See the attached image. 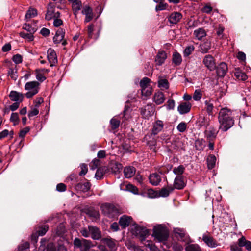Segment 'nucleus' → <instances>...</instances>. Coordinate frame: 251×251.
Wrapping results in <instances>:
<instances>
[{
  "label": "nucleus",
  "instance_id": "bb28decb",
  "mask_svg": "<svg viewBox=\"0 0 251 251\" xmlns=\"http://www.w3.org/2000/svg\"><path fill=\"white\" fill-rule=\"evenodd\" d=\"M174 190V188H173L172 185H168L167 187H164L159 191V195L161 197H168L170 193L172 192Z\"/></svg>",
  "mask_w": 251,
  "mask_h": 251
},
{
  "label": "nucleus",
  "instance_id": "052dcab7",
  "mask_svg": "<svg viewBox=\"0 0 251 251\" xmlns=\"http://www.w3.org/2000/svg\"><path fill=\"white\" fill-rule=\"evenodd\" d=\"M126 189L128 191L135 194H138V190L136 186L130 184H127L126 185Z\"/></svg>",
  "mask_w": 251,
  "mask_h": 251
},
{
  "label": "nucleus",
  "instance_id": "dca6fc26",
  "mask_svg": "<svg viewBox=\"0 0 251 251\" xmlns=\"http://www.w3.org/2000/svg\"><path fill=\"white\" fill-rule=\"evenodd\" d=\"M167 57V54L164 51H159L155 59L156 65L158 66L162 65L165 62Z\"/></svg>",
  "mask_w": 251,
  "mask_h": 251
},
{
  "label": "nucleus",
  "instance_id": "5701e85b",
  "mask_svg": "<svg viewBox=\"0 0 251 251\" xmlns=\"http://www.w3.org/2000/svg\"><path fill=\"white\" fill-rule=\"evenodd\" d=\"M60 14L59 12L55 13L54 9L53 8H48L47 11V13L45 16V19L49 21L52 19V18L59 17Z\"/></svg>",
  "mask_w": 251,
  "mask_h": 251
},
{
  "label": "nucleus",
  "instance_id": "9d476101",
  "mask_svg": "<svg viewBox=\"0 0 251 251\" xmlns=\"http://www.w3.org/2000/svg\"><path fill=\"white\" fill-rule=\"evenodd\" d=\"M185 186L186 182L183 176H176L175 178L173 186H172L174 189L181 190L183 189Z\"/></svg>",
  "mask_w": 251,
  "mask_h": 251
},
{
  "label": "nucleus",
  "instance_id": "412c9836",
  "mask_svg": "<svg viewBox=\"0 0 251 251\" xmlns=\"http://www.w3.org/2000/svg\"><path fill=\"white\" fill-rule=\"evenodd\" d=\"M165 98L164 94L160 91L156 92L153 96V101L157 105L162 104L165 101Z\"/></svg>",
  "mask_w": 251,
  "mask_h": 251
},
{
  "label": "nucleus",
  "instance_id": "79ce46f5",
  "mask_svg": "<svg viewBox=\"0 0 251 251\" xmlns=\"http://www.w3.org/2000/svg\"><path fill=\"white\" fill-rule=\"evenodd\" d=\"M110 122L112 129H116L119 126L120 121L118 116H115L111 119Z\"/></svg>",
  "mask_w": 251,
  "mask_h": 251
},
{
  "label": "nucleus",
  "instance_id": "f03ea898",
  "mask_svg": "<svg viewBox=\"0 0 251 251\" xmlns=\"http://www.w3.org/2000/svg\"><path fill=\"white\" fill-rule=\"evenodd\" d=\"M152 236L159 242H164L167 240L169 232L165 226L159 225L154 226Z\"/></svg>",
  "mask_w": 251,
  "mask_h": 251
},
{
  "label": "nucleus",
  "instance_id": "6e6552de",
  "mask_svg": "<svg viewBox=\"0 0 251 251\" xmlns=\"http://www.w3.org/2000/svg\"><path fill=\"white\" fill-rule=\"evenodd\" d=\"M203 63L210 71H213L216 68L215 59L211 55H206L203 59Z\"/></svg>",
  "mask_w": 251,
  "mask_h": 251
},
{
  "label": "nucleus",
  "instance_id": "3c124183",
  "mask_svg": "<svg viewBox=\"0 0 251 251\" xmlns=\"http://www.w3.org/2000/svg\"><path fill=\"white\" fill-rule=\"evenodd\" d=\"M10 120L14 123V125H17L19 122L18 114L17 113H12L11 114Z\"/></svg>",
  "mask_w": 251,
  "mask_h": 251
},
{
  "label": "nucleus",
  "instance_id": "5fc2aeb1",
  "mask_svg": "<svg viewBox=\"0 0 251 251\" xmlns=\"http://www.w3.org/2000/svg\"><path fill=\"white\" fill-rule=\"evenodd\" d=\"M20 36L23 38L27 39L29 41H31L33 40L34 36L32 33H26L25 32H21Z\"/></svg>",
  "mask_w": 251,
  "mask_h": 251
},
{
  "label": "nucleus",
  "instance_id": "9b49d317",
  "mask_svg": "<svg viewBox=\"0 0 251 251\" xmlns=\"http://www.w3.org/2000/svg\"><path fill=\"white\" fill-rule=\"evenodd\" d=\"M90 231V236L93 240H98L101 237V233L100 229L96 226H88Z\"/></svg>",
  "mask_w": 251,
  "mask_h": 251
},
{
  "label": "nucleus",
  "instance_id": "de8ad7c7",
  "mask_svg": "<svg viewBox=\"0 0 251 251\" xmlns=\"http://www.w3.org/2000/svg\"><path fill=\"white\" fill-rule=\"evenodd\" d=\"M37 14V10L34 8H30L27 12L25 18L30 19L36 16Z\"/></svg>",
  "mask_w": 251,
  "mask_h": 251
},
{
  "label": "nucleus",
  "instance_id": "ea45409f",
  "mask_svg": "<svg viewBox=\"0 0 251 251\" xmlns=\"http://www.w3.org/2000/svg\"><path fill=\"white\" fill-rule=\"evenodd\" d=\"M205 141L203 139H199L195 141V146L198 150H203L205 146Z\"/></svg>",
  "mask_w": 251,
  "mask_h": 251
},
{
  "label": "nucleus",
  "instance_id": "bf43d9fd",
  "mask_svg": "<svg viewBox=\"0 0 251 251\" xmlns=\"http://www.w3.org/2000/svg\"><path fill=\"white\" fill-rule=\"evenodd\" d=\"M202 94L200 90H196L194 92L193 98L195 101H199L201 99Z\"/></svg>",
  "mask_w": 251,
  "mask_h": 251
},
{
  "label": "nucleus",
  "instance_id": "58836bf2",
  "mask_svg": "<svg viewBox=\"0 0 251 251\" xmlns=\"http://www.w3.org/2000/svg\"><path fill=\"white\" fill-rule=\"evenodd\" d=\"M23 28L30 33L33 34L37 30V26L34 24L33 25L25 24L23 26Z\"/></svg>",
  "mask_w": 251,
  "mask_h": 251
},
{
  "label": "nucleus",
  "instance_id": "4d7b16f0",
  "mask_svg": "<svg viewBox=\"0 0 251 251\" xmlns=\"http://www.w3.org/2000/svg\"><path fill=\"white\" fill-rule=\"evenodd\" d=\"M12 60L16 64H20L23 61L22 56L19 54L14 55L12 57Z\"/></svg>",
  "mask_w": 251,
  "mask_h": 251
},
{
  "label": "nucleus",
  "instance_id": "423d86ee",
  "mask_svg": "<svg viewBox=\"0 0 251 251\" xmlns=\"http://www.w3.org/2000/svg\"><path fill=\"white\" fill-rule=\"evenodd\" d=\"M131 230L133 234L139 237L142 242L145 241L146 237L149 235V230L146 228L137 225H134Z\"/></svg>",
  "mask_w": 251,
  "mask_h": 251
},
{
  "label": "nucleus",
  "instance_id": "c9c22d12",
  "mask_svg": "<svg viewBox=\"0 0 251 251\" xmlns=\"http://www.w3.org/2000/svg\"><path fill=\"white\" fill-rule=\"evenodd\" d=\"M82 7L81 1L78 0L72 4V8L74 15L76 16Z\"/></svg>",
  "mask_w": 251,
  "mask_h": 251
},
{
  "label": "nucleus",
  "instance_id": "4c0bfd02",
  "mask_svg": "<svg viewBox=\"0 0 251 251\" xmlns=\"http://www.w3.org/2000/svg\"><path fill=\"white\" fill-rule=\"evenodd\" d=\"M8 75L10 76L11 79L16 80L18 78L17 70L16 66L12 67L9 69L8 72Z\"/></svg>",
  "mask_w": 251,
  "mask_h": 251
},
{
  "label": "nucleus",
  "instance_id": "a211bd4d",
  "mask_svg": "<svg viewBox=\"0 0 251 251\" xmlns=\"http://www.w3.org/2000/svg\"><path fill=\"white\" fill-rule=\"evenodd\" d=\"M227 65L224 62H221L217 67V75L219 77H224L227 71Z\"/></svg>",
  "mask_w": 251,
  "mask_h": 251
},
{
  "label": "nucleus",
  "instance_id": "f257e3e1",
  "mask_svg": "<svg viewBox=\"0 0 251 251\" xmlns=\"http://www.w3.org/2000/svg\"><path fill=\"white\" fill-rule=\"evenodd\" d=\"M235 112V111H232L226 107L220 110L218 116V121L220 124L219 129L224 132L226 131L233 126Z\"/></svg>",
  "mask_w": 251,
  "mask_h": 251
},
{
  "label": "nucleus",
  "instance_id": "393cba45",
  "mask_svg": "<svg viewBox=\"0 0 251 251\" xmlns=\"http://www.w3.org/2000/svg\"><path fill=\"white\" fill-rule=\"evenodd\" d=\"M182 15L179 12L172 13L169 18V22L172 24H177L182 18Z\"/></svg>",
  "mask_w": 251,
  "mask_h": 251
},
{
  "label": "nucleus",
  "instance_id": "4be33fe9",
  "mask_svg": "<svg viewBox=\"0 0 251 251\" xmlns=\"http://www.w3.org/2000/svg\"><path fill=\"white\" fill-rule=\"evenodd\" d=\"M9 97L12 101L18 103L21 102L23 98V95L21 93L15 91H12L10 92Z\"/></svg>",
  "mask_w": 251,
  "mask_h": 251
},
{
  "label": "nucleus",
  "instance_id": "0eeeda50",
  "mask_svg": "<svg viewBox=\"0 0 251 251\" xmlns=\"http://www.w3.org/2000/svg\"><path fill=\"white\" fill-rule=\"evenodd\" d=\"M202 240L210 248H215L217 247L218 245L217 241L208 232L203 234Z\"/></svg>",
  "mask_w": 251,
  "mask_h": 251
},
{
  "label": "nucleus",
  "instance_id": "a19ab883",
  "mask_svg": "<svg viewBox=\"0 0 251 251\" xmlns=\"http://www.w3.org/2000/svg\"><path fill=\"white\" fill-rule=\"evenodd\" d=\"M185 170V167L182 165H180L177 167L174 168L173 172L176 176H183Z\"/></svg>",
  "mask_w": 251,
  "mask_h": 251
},
{
  "label": "nucleus",
  "instance_id": "7c9ffc66",
  "mask_svg": "<svg viewBox=\"0 0 251 251\" xmlns=\"http://www.w3.org/2000/svg\"><path fill=\"white\" fill-rule=\"evenodd\" d=\"M90 184L87 182L85 183H79L75 186V188L82 192H87L90 189Z\"/></svg>",
  "mask_w": 251,
  "mask_h": 251
},
{
  "label": "nucleus",
  "instance_id": "774afa93",
  "mask_svg": "<svg viewBox=\"0 0 251 251\" xmlns=\"http://www.w3.org/2000/svg\"><path fill=\"white\" fill-rule=\"evenodd\" d=\"M175 102L174 100L169 99L167 101V108L168 110L173 109L175 107Z\"/></svg>",
  "mask_w": 251,
  "mask_h": 251
},
{
  "label": "nucleus",
  "instance_id": "09e8293b",
  "mask_svg": "<svg viewBox=\"0 0 251 251\" xmlns=\"http://www.w3.org/2000/svg\"><path fill=\"white\" fill-rule=\"evenodd\" d=\"M141 93L143 96L148 97L152 93V87L151 86L149 87H146L143 89H141Z\"/></svg>",
  "mask_w": 251,
  "mask_h": 251
},
{
  "label": "nucleus",
  "instance_id": "338daca9",
  "mask_svg": "<svg viewBox=\"0 0 251 251\" xmlns=\"http://www.w3.org/2000/svg\"><path fill=\"white\" fill-rule=\"evenodd\" d=\"M80 168L81 170L79 173V175L80 176H84L88 171L87 166L85 164H82L80 165Z\"/></svg>",
  "mask_w": 251,
  "mask_h": 251
},
{
  "label": "nucleus",
  "instance_id": "f8f14e48",
  "mask_svg": "<svg viewBox=\"0 0 251 251\" xmlns=\"http://www.w3.org/2000/svg\"><path fill=\"white\" fill-rule=\"evenodd\" d=\"M47 58L50 67L54 66L57 63V58L55 51L51 48L47 50Z\"/></svg>",
  "mask_w": 251,
  "mask_h": 251
},
{
  "label": "nucleus",
  "instance_id": "49530a36",
  "mask_svg": "<svg viewBox=\"0 0 251 251\" xmlns=\"http://www.w3.org/2000/svg\"><path fill=\"white\" fill-rule=\"evenodd\" d=\"M174 232L177 238L182 239L185 236V231L183 229L180 228H175L174 230Z\"/></svg>",
  "mask_w": 251,
  "mask_h": 251
},
{
  "label": "nucleus",
  "instance_id": "cd10ccee",
  "mask_svg": "<svg viewBox=\"0 0 251 251\" xmlns=\"http://www.w3.org/2000/svg\"><path fill=\"white\" fill-rule=\"evenodd\" d=\"M46 251H67L66 247L62 245H59L56 248L53 244H49Z\"/></svg>",
  "mask_w": 251,
  "mask_h": 251
},
{
  "label": "nucleus",
  "instance_id": "f3484780",
  "mask_svg": "<svg viewBox=\"0 0 251 251\" xmlns=\"http://www.w3.org/2000/svg\"><path fill=\"white\" fill-rule=\"evenodd\" d=\"M191 104L188 102L181 103L177 107V110L180 114L188 113L191 108Z\"/></svg>",
  "mask_w": 251,
  "mask_h": 251
},
{
  "label": "nucleus",
  "instance_id": "37998d69",
  "mask_svg": "<svg viewBox=\"0 0 251 251\" xmlns=\"http://www.w3.org/2000/svg\"><path fill=\"white\" fill-rule=\"evenodd\" d=\"M195 48L193 45L187 46L183 51V56L184 57L189 56L194 50Z\"/></svg>",
  "mask_w": 251,
  "mask_h": 251
},
{
  "label": "nucleus",
  "instance_id": "ddd939ff",
  "mask_svg": "<svg viewBox=\"0 0 251 251\" xmlns=\"http://www.w3.org/2000/svg\"><path fill=\"white\" fill-rule=\"evenodd\" d=\"M81 13L85 16V23H88L93 18V13L92 9L88 5L83 6Z\"/></svg>",
  "mask_w": 251,
  "mask_h": 251
},
{
  "label": "nucleus",
  "instance_id": "aec40b11",
  "mask_svg": "<svg viewBox=\"0 0 251 251\" xmlns=\"http://www.w3.org/2000/svg\"><path fill=\"white\" fill-rule=\"evenodd\" d=\"M149 179L150 182L153 186L158 185L161 180L160 176L155 173L151 174L149 176Z\"/></svg>",
  "mask_w": 251,
  "mask_h": 251
},
{
  "label": "nucleus",
  "instance_id": "72a5a7b5",
  "mask_svg": "<svg viewBox=\"0 0 251 251\" xmlns=\"http://www.w3.org/2000/svg\"><path fill=\"white\" fill-rule=\"evenodd\" d=\"M211 49V42L206 41L200 45L201 52L202 53H206Z\"/></svg>",
  "mask_w": 251,
  "mask_h": 251
},
{
  "label": "nucleus",
  "instance_id": "13d9d810",
  "mask_svg": "<svg viewBox=\"0 0 251 251\" xmlns=\"http://www.w3.org/2000/svg\"><path fill=\"white\" fill-rule=\"evenodd\" d=\"M39 113L38 108L35 107H32L31 109L28 112V116L29 118H31L36 116Z\"/></svg>",
  "mask_w": 251,
  "mask_h": 251
},
{
  "label": "nucleus",
  "instance_id": "4468645a",
  "mask_svg": "<svg viewBox=\"0 0 251 251\" xmlns=\"http://www.w3.org/2000/svg\"><path fill=\"white\" fill-rule=\"evenodd\" d=\"M103 242L109 248L110 251H117L118 242L112 238H104Z\"/></svg>",
  "mask_w": 251,
  "mask_h": 251
},
{
  "label": "nucleus",
  "instance_id": "6ab92c4d",
  "mask_svg": "<svg viewBox=\"0 0 251 251\" xmlns=\"http://www.w3.org/2000/svg\"><path fill=\"white\" fill-rule=\"evenodd\" d=\"M164 124L162 121L157 120L153 124L152 129V134L154 135L157 134L163 128Z\"/></svg>",
  "mask_w": 251,
  "mask_h": 251
},
{
  "label": "nucleus",
  "instance_id": "864d4df0",
  "mask_svg": "<svg viewBox=\"0 0 251 251\" xmlns=\"http://www.w3.org/2000/svg\"><path fill=\"white\" fill-rule=\"evenodd\" d=\"M235 75L238 79L242 80H245L247 78V76L245 74V73H244L243 72H239V71H236L235 73Z\"/></svg>",
  "mask_w": 251,
  "mask_h": 251
},
{
  "label": "nucleus",
  "instance_id": "1a4fd4ad",
  "mask_svg": "<svg viewBox=\"0 0 251 251\" xmlns=\"http://www.w3.org/2000/svg\"><path fill=\"white\" fill-rule=\"evenodd\" d=\"M154 112V108L152 104H148L140 110L141 115L146 119H149Z\"/></svg>",
  "mask_w": 251,
  "mask_h": 251
},
{
  "label": "nucleus",
  "instance_id": "20e7f679",
  "mask_svg": "<svg viewBox=\"0 0 251 251\" xmlns=\"http://www.w3.org/2000/svg\"><path fill=\"white\" fill-rule=\"evenodd\" d=\"M40 83L36 81L28 82L25 85V89L27 91L25 95L27 98H31L39 91Z\"/></svg>",
  "mask_w": 251,
  "mask_h": 251
},
{
  "label": "nucleus",
  "instance_id": "b1692460",
  "mask_svg": "<svg viewBox=\"0 0 251 251\" xmlns=\"http://www.w3.org/2000/svg\"><path fill=\"white\" fill-rule=\"evenodd\" d=\"M64 35L65 32L62 29H58L53 38L54 43L55 44L60 43L63 40Z\"/></svg>",
  "mask_w": 251,
  "mask_h": 251
},
{
  "label": "nucleus",
  "instance_id": "a878e982",
  "mask_svg": "<svg viewBox=\"0 0 251 251\" xmlns=\"http://www.w3.org/2000/svg\"><path fill=\"white\" fill-rule=\"evenodd\" d=\"M217 133L218 131L212 127H209L205 131V136L209 140H213L215 139Z\"/></svg>",
  "mask_w": 251,
  "mask_h": 251
},
{
  "label": "nucleus",
  "instance_id": "680f3d73",
  "mask_svg": "<svg viewBox=\"0 0 251 251\" xmlns=\"http://www.w3.org/2000/svg\"><path fill=\"white\" fill-rule=\"evenodd\" d=\"M186 124L185 122H181L177 126V129L180 132H183L186 130Z\"/></svg>",
  "mask_w": 251,
  "mask_h": 251
},
{
  "label": "nucleus",
  "instance_id": "603ef678",
  "mask_svg": "<svg viewBox=\"0 0 251 251\" xmlns=\"http://www.w3.org/2000/svg\"><path fill=\"white\" fill-rule=\"evenodd\" d=\"M100 160L98 159H94L90 164L91 169L95 170L100 165Z\"/></svg>",
  "mask_w": 251,
  "mask_h": 251
},
{
  "label": "nucleus",
  "instance_id": "7ed1b4c3",
  "mask_svg": "<svg viewBox=\"0 0 251 251\" xmlns=\"http://www.w3.org/2000/svg\"><path fill=\"white\" fill-rule=\"evenodd\" d=\"M73 244L75 248L79 249L80 251H89L91 248L94 245L90 240L84 238H75L73 241Z\"/></svg>",
  "mask_w": 251,
  "mask_h": 251
},
{
  "label": "nucleus",
  "instance_id": "39448f33",
  "mask_svg": "<svg viewBox=\"0 0 251 251\" xmlns=\"http://www.w3.org/2000/svg\"><path fill=\"white\" fill-rule=\"evenodd\" d=\"M101 209L103 214L109 218L117 216L119 213V209L112 204H103L101 206Z\"/></svg>",
  "mask_w": 251,
  "mask_h": 251
},
{
  "label": "nucleus",
  "instance_id": "8fccbe9b",
  "mask_svg": "<svg viewBox=\"0 0 251 251\" xmlns=\"http://www.w3.org/2000/svg\"><path fill=\"white\" fill-rule=\"evenodd\" d=\"M145 246L148 247L151 251H159L158 249L153 244L151 241L147 240L144 243Z\"/></svg>",
  "mask_w": 251,
  "mask_h": 251
},
{
  "label": "nucleus",
  "instance_id": "c03bdc74",
  "mask_svg": "<svg viewBox=\"0 0 251 251\" xmlns=\"http://www.w3.org/2000/svg\"><path fill=\"white\" fill-rule=\"evenodd\" d=\"M186 251H201L198 244H190L186 247Z\"/></svg>",
  "mask_w": 251,
  "mask_h": 251
},
{
  "label": "nucleus",
  "instance_id": "69168bd1",
  "mask_svg": "<svg viewBox=\"0 0 251 251\" xmlns=\"http://www.w3.org/2000/svg\"><path fill=\"white\" fill-rule=\"evenodd\" d=\"M122 168V166L120 163H115V165L112 167V170L114 173H117L120 172Z\"/></svg>",
  "mask_w": 251,
  "mask_h": 251
},
{
  "label": "nucleus",
  "instance_id": "c85d7f7f",
  "mask_svg": "<svg viewBox=\"0 0 251 251\" xmlns=\"http://www.w3.org/2000/svg\"><path fill=\"white\" fill-rule=\"evenodd\" d=\"M136 169L134 167L128 166L125 168L124 173L125 177L129 178L132 177L135 173Z\"/></svg>",
  "mask_w": 251,
  "mask_h": 251
},
{
  "label": "nucleus",
  "instance_id": "473e14b6",
  "mask_svg": "<svg viewBox=\"0 0 251 251\" xmlns=\"http://www.w3.org/2000/svg\"><path fill=\"white\" fill-rule=\"evenodd\" d=\"M182 57L177 52H174L172 55V61L176 65L179 66L182 62Z\"/></svg>",
  "mask_w": 251,
  "mask_h": 251
},
{
  "label": "nucleus",
  "instance_id": "a18cd8bd",
  "mask_svg": "<svg viewBox=\"0 0 251 251\" xmlns=\"http://www.w3.org/2000/svg\"><path fill=\"white\" fill-rule=\"evenodd\" d=\"M151 80L148 77L143 78L140 82V85L141 89L145 88L146 87H149L151 86L150 85Z\"/></svg>",
  "mask_w": 251,
  "mask_h": 251
},
{
  "label": "nucleus",
  "instance_id": "c756f323",
  "mask_svg": "<svg viewBox=\"0 0 251 251\" xmlns=\"http://www.w3.org/2000/svg\"><path fill=\"white\" fill-rule=\"evenodd\" d=\"M213 101L214 100L211 98H208L204 101V104L206 106L205 108L209 115L212 114L214 108Z\"/></svg>",
  "mask_w": 251,
  "mask_h": 251
},
{
  "label": "nucleus",
  "instance_id": "e2e57ef3",
  "mask_svg": "<svg viewBox=\"0 0 251 251\" xmlns=\"http://www.w3.org/2000/svg\"><path fill=\"white\" fill-rule=\"evenodd\" d=\"M80 233L85 238H88L90 237V231L88 228H82L80 229Z\"/></svg>",
  "mask_w": 251,
  "mask_h": 251
},
{
  "label": "nucleus",
  "instance_id": "2f4dec72",
  "mask_svg": "<svg viewBox=\"0 0 251 251\" xmlns=\"http://www.w3.org/2000/svg\"><path fill=\"white\" fill-rule=\"evenodd\" d=\"M194 35L197 39L201 40L203 37L206 36V33L204 29L199 28L194 31Z\"/></svg>",
  "mask_w": 251,
  "mask_h": 251
},
{
  "label": "nucleus",
  "instance_id": "f704fd0d",
  "mask_svg": "<svg viewBox=\"0 0 251 251\" xmlns=\"http://www.w3.org/2000/svg\"><path fill=\"white\" fill-rule=\"evenodd\" d=\"M158 86L161 89H167L169 87V84L166 79L159 77L158 80Z\"/></svg>",
  "mask_w": 251,
  "mask_h": 251
},
{
  "label": "nucleus",
  "instance_id": "2eb2a0df",
  "mask_svg": "<svg viewBox=\"0 0 251 251\" xmlns=\"http://www.w3.org/2000/svg\"><path fill=\"white\" fill-rule=\"evenodd\" d=\"M132 221V218L130 216L123 215L120 218L119 224L123 228H125L129 226Z\"/></svg>",
  "mask_w": 251,
  "mask_h": 251
},
{
  "label": "nucleus",
  "instance_id": "0e129e2a",
  "mask_svg": "<svg viewBox=\"0 0 251 251\" xmlns=\"http://www.w3.org/2000/svg\"><path fill=\"white\" fill-rule=\"evenodd\" d=\"M103 169L99 168L97 169L95 174V177L97 179H100L103 176Z\"/></svg>",
  "mask_w": 251,
  "mask_h": 251
},
{
  "label": "nucleus",
  "instance_id": "6e6d98bb",
  "mask_svg": "<svg viewBox=\"0 0 251 251\" xmlns=\"http://www.w3.org/2000/svg\"><path fill=\"white\" fill-rule=\"evenodd\" d=\"M36 78L40 82H43L46 79V77L42 74L40 70H36Z\"/></svg>",
  "mask_w": 251,
  "mask_h": 251
},
{
  "label": "nucleus",
  "instance_id": "e433bc0d",
  "mask_svg": "<svg viewBox=\"0 0 251 251\" xmlns=\"http://www.w3.org/2000/svg\"><path fill=\"white\" fill-rule=\"evenodd\" d=\"M216 158L214 155H210L208 156L207 159V167L209 169H211L215 167Z\"/></svg>",
  "mask_w": 251,
  "mask_h": 251
}]
</instances>
